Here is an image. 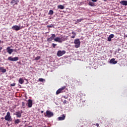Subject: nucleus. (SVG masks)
Returning <instances> with one entry per match:
<instances>
[{"label":"nucleus","mask_w":127,"mask_h":127,"mask_svg":"<svg viewBox=\"0 0 127 127\" xmlns=\"http://www.w3.org/2000/svg\"><path fill=\"white\" fill-rule=\"evenodd\" d=\"M5 120L11 122L12 121V118H11V116H10V113L9 112H7L6 116L4 118Z\"/></svg>","instance_id":"obj_1"},{"label":"nucleus","mask_w":127,"mask_h":127,"mask_svg":"<svg viewBox=\"0 0 127 127\" xmlns=\"http://www.w3.org/2000/svg\"><path fill=\"white\" fill-rule=\"evenodd\" d=\"M65 40H66V38H64V37H56L54 39L55 42H58L59 43H62V42Z\"/></svg>","instance_id":"obj_2"},{"label":"nucleus","mask_w":127,"mask_h":127,"mask_svg":"<svg viewBox=\"0 0 127 127\" xmlns=\"http://www.w3.org/2000/svg\"><path fill=\"white\" fill-rule=\"evenodd\" d=\"M74 43L75 44V48H79L80 45V41L79 39H75L74 41Z\"/></svg>","instance_id":"obj_3"},{"label":"nucleus","mask_w":127,"mask_h":127,"mask_svg":"<svg viewBox=\"0 0 127 127\" xmlns=\"http://www.w3.org/2000/svg\"><path fill=\"white\" fill-rule=\"evenodd\" d=\"M19 58L18 57H15V58H12V57H8V60L9 61H18Z\"/></svg>","instance_id":"obj_4"},{"label":"nucleus","mask_w":127,"mask_h":127,"mask_svg":"<svg viewBox=\"0 0 127 127\" xmlns=\"http://www.w3.org/2000/svg\"><path fill=\"white\" fill-rule=\"evenodd\" d=\"M65 88H66V86H64L61 87V88H59V89L57 90L56 94H60V93H61V92H62V91L65 89Z\"/></svg>","instance_id":"obj_5"},{"label":"nucleus","mask_w":127,"mask_h":127,"mask_svg":"<svg viewBox=\"0 0 127 127\" xmlns=\"http://www.w3.org/2000/svg\"><path fill=\"white\" fill-rule=\"evenodd\" d=\"M66 53L65 51H58V53H57V55L58 57H61Z\"/></svg>","instance_id":"obj_6"},{"label":"nucleus","mask_w":127,"mask_h":127,"mask_svg":"<svg viewBox=\"0 0 127 127\" xmlns=\"http://www.w3.org/2000/svg\"><path fill=\"white\" fill-rule=\"evenodd\" d=\"M22 27H20V26H17V25H15L14 26H13L12 27V29L13 30H15V31H18L21 29Z\"/></svg>","instance_id":"obj_7"},{"label":"nucleus","mask_w":127,"mask_h":127,"mask_svg":"<svg viewBox=\"0 0 127 127\" xmlns=\"http://www.w3.org/2000/svg\"><path fill=\"white\" fill-rule=\"evenodd\" d=\"M46 115L48 118H51L54 115L53 112H50V111L47 110L46 112Z\"/></svg>","instance_id":"obj_8"},{"label":"nucleus","mask_w":127,"mask_h":127,"mask_svg":"<svg viewBox=\"0 0 127 127\" xmlns=\"http://www.w3.org/2000/svg\"><path fill=\"white\" fill-rule=\"evenodd\" d=\"M33 102L32 100L31 99H29L28 101V108H32V105H33Z\"/></svg>","instance_id":"obj_9"},{"label":"nucleus","mask_w":127,"mask_h":127,"mask_svg":"<svg viewBox=\"0 0 127 127\" xmlns=\"http://www.w3.org/2000/svg\"><path fill=\"white\" fill-rule=\"evenodd\" d=\"M22 111L20 112H16V115L17 118H21Z\"/></svg>","instance_id":"obj_10"},{"label":"nucleus","mask_w":127,"mask_h":127,"mask_svg":"<svg viewBox=\"0 0 127 127\" xmlns=\"http://www.w3.org/2000/svg\"><path fill=\"white\" fill-rule=\"evenodd\" d=\"M7 53H8L9 54H11L13 52V49H11L9 47H8L6 48Z\"/></svg>","instance_id":"obj_11"},{"label":"nucleus","mask_w":127,"mask_h":127,"mask_svg":"<svg viewBox=\"0 0 127 127\" xmlns=\"http://www.w3.org/2000/svg\"><path fill=\"white\" fill-rule=\"evenodd\" d=\"M120 3L123 5V6H127V1H125V0L120 1Z\"/></svg>","instance_id":"obj_12"},{"label":"nucleus","mask_w":127,"mask_h":127,"mask_svg":"<svg viewBox=\"0 0 127 127\" xmlns=\"http://www.w3.org/2000/svg\"><path fill=\"white\" fill-rule=\"evenodd\" d=\"M110 64H117L118 62L117 61H116L115 58H112L110 62Z\"/></svg>","instance_id":"obj_13"},{"label":"nucleus","mask_w":127,"mask_h":127,"mask_svg":"<svg viewBox=\"0 0 127 127\" xmlns=\"http://www.w3.org/2000/svg\"><path fill=\"white\" fill-rule=\"evenodd\" d=\"M66 116L64 115V114H63L61 117H59V121H63L64 120Z\"/></svg>","instance_id":"obj_14"},{"label":"nucleus","mask_w":127,"mask_h":127,"mask_svg":"<svg viewBox=\"0 0 127 127\" xmlns=\"http://www.w3.org/2000/svg\"><path fill=\"white\" fill-rule=\"evenodd\" d=\"M0 71H1V72H3V73H4V72H6V70L3 66H0Z\"/></svg>","instance_id":"obj_15"},{"label":"nucleus","mask_w":127,"mask_h":127,"mask_svg":"<svg viewBox=\"0 0 127 127\" xmlns=\"http://www.w3.org/2000/svg\"><path fill=\"white\" fill-rule=\"evenodd\" d=\"M10 3L11 4H13V3H14L15 5H17V4H18V1H16V0H12L10 1Z\"/></svg>","instance_id":"obj_16"},{"label":"nucleus","mask_w":127,"mask_h":127,"mask_svg":"<svg viewBox=\"0 0 127 127\" xmlns=\"http://www.w3.org/2000/svg\"><path fill=\"white\" fill-rule=\"evenodd\" d=\"M20 119H16V120L14 121V124H20Z\"/></svg>","instance_id":"obj_17"},{"label":"nucleus","mask_w":127,"mask_h":127,"mask_svg":"<svg viewBox=\"0 0 127 127\" xmlns=\"http://www.w3.org/2000/svg\"><path fill=\"white\" fill-rule=\"evenodd\" d=\"M24 82V81L23 80V79L21 77L19 80V83L20 84H22L23 83V82Z\"/></svg>","instance_id":"obj_18"},{"label":"nucleus","mask_w":127,"mask_h":127,"mask_svg":"<svg viewBox=\"0 0 127 127\" xmlns=\"http://www.w3.org/2000/svg\"><path fill=\"white\" fill-rule=\"evenodd\" d=\"M58 7L60 9H64V6H63V5H59V6H58Z\"/></svg>","instance_id":"obj_19"},{"label":"nucleus","mask_w":127,"mask_h":127,"mask_svg":"<svg viewBox=\"0 0 127 127\" xmlns=\"http://www.w3.org/2000/svg\"><path fill=\"white\" fill-rule=\"evenodd\" d=\"M89 5L90 6H94V3L92 1H89Z\"/></svg>","instance_id":"obj_20"},{"label":"nucleus","mask_w":127,"mask_h":127,"mask_svg":"<svg viewBox=\"0 0 127 127\" xmlns=\"http://www.w3.org/2000/svg\"><path fill=\"white\" fill-rule=\"evenodd\" d=\"M56 38V35L55 34H52L51 36V40H53V39H54V38Z\"/></svg>","instance_id":"obj_21"},{"label":"nucleus","mask_w":127,"mask_h":127,"mask_svg":"<svg viewBox=\"0 0 127 127\" xmlns=\"http://www.w3.org/2000/svg\"><path fill=\"white\" fill-rule=\"evenodd\" d=\"M54 13V11L53 10H50L49 11V14L50 15H53Z\"/></svg>","instance_id":"obj_22"},{"label":"nucleus","mask_w":127,"mask_h":127,"mask_svg":"<svg viewBox=\"0 0 127 127\" xmlns=\"http://www.w3.org/2000/svg\"><path fill=\"white\" fill-rule=\"evenodd\" d=\"M82 20H83V18L77 19V20L76 21V22H77V23L80 22L82 21Z\"/></svg>","instance_id":"obj_23"},{"label":"nucleus","mask_w":127,"mask_h":127,"mask_svg":"<svg viewBox=\"0 0 127 127\" xmlns=\"http://www.w3.org/2000/svg\"><path fill=\"white\" fill-rule=\"evenodd\" d=\"M22 108H25V102H22Z\"/></svg>","instance_id":"obj_24"},{"label":"nucleus","mask_w":127,"mask_h":127,"mask_svg":"<svg viewBox=\"0 0 127 127\" xmlns=\"http://www.w3.org/2000/svg\"><path fill=\"white\" fill-rule=\"evenodd\" d=\"M108 40L109 42H111V35H110V36L108 37Z\"/></svg>","instance_id":"obj_25"},{"label":"nucleus","mask_w":127,"mask_h":127,"mask_svg":"<svg viewBox=\"0 0 127 127\" xmlns=\"http://www.w3.org/2000/svg\"><path fill=\"white\" fill-rule=\"evenodd\" d=\"M15 85H16V83L15 82H14V83H13L12 84H10V86L11 87H14V86H15Z\"/></svg>","instance_id":"obj_26"},{"label":"nucleus","mask_w":127,"mask_h":127,"mask_svg":"<svg viewBox=\"0 0 127 127\" xmlns=\"http://www.w3.org/2000/svg\"><path fill=\"white\" fill-rule=\"evenodd\" d=\"M47 41L48 42H51L52 41V37H51L48 38Z\"/></svg>","instance_id":"obj_27"},{"label":"nucleus","mask_w":127,"mask_h":127,"mask_svg":"<svg viewBox=\"0 0 127 127\" xmlns=\"http://www.w3.org/2000/svg\"><path fill=\"white\" fill-rule=\"evenodd\" d=\"M57 44H56V43H53L52 46L54 48H56V46H57Z\"/></svg>","instance_id":"obj_28"},{"label":"nucleus","mask_w":127,"mask_h":127,"mask_svg":"<svg viewBox=\"0 0 127 127\" xmlns=\"http://www.w3.org/2000/svg\"><path fill=\"white\" fill-rule=\"evenodd\" d=\"M40 59V56L36 57V58H35V60H39Z\"/></svg>","instance_id":"obj_29"},{"label":"nucleus","mask_w":127,"mask_h":127,"mask_svg":"<svg viewBox=\"0 0 127 127\" xmlns=\"http://www.w3.org/2000/svg\"><path fill=\"white\" fill-rule=\"evenodd\" d=\"M110 37H111V40H112V38H114V34H110Z\"/></svg>","instance_id":"obj_30"},{"label":"nucleus","mask_w":127,"mask_h":127,"mask_svg":"<svg viewBox=\"0 0 127 127\" xmlns=\"http://www.w3.org/2000/svg\"><path fill=\"white\" fill-rule=\"evenodd\" d=\"M39 82H43L44 79L43 78H39Z\"/></svg>","instance_id":"obj_31"},{"label":"nucleus","mask_w":127,"mask_h":127,"mask_svg":"<svg viewBox=\"0 0 127 127\" xmlns=\"http://www.w3.org/2000/svg\"><path fill=\"white\" fill-rule=\"evenodd\" d=\"M63 103L64 104H66V103H67L66 100H64V101H63Z\"/></svg>","instance_id":"obj_32"},{"label":"nucleus","mask_w":127,"mask_h":127,"mask_svg":"<svg viewBox=\"0 0 127 127\" xmlns=\"http://www.w3.org/2000/svg\"><path fill=\"white\" fill-rule=\"evenodd\" d=\"M72 34H73V35H74L75 37L76 35V32H72Z\"/></svg>","instance_id":"obj_33"},{"label":"nucleus","mask_w":127,"mask_h":127,"mask_svg":"<svg viewBox=\"0 0 127 127\" xmlns=\"http://www.w3.org/2000/svg\"><path fill=\"white\" fill-rule=\"evenodd\" d=\"M96 125L97 127H100L99 123H96Z\"/></svg>","instance_id":"obj_34"},{"label":"nucleus","mask_w":127,"mask_h":127,"mask_svg":"<svg viewBox=\"0 0 127 127\" xmlns=\"http://www.w3.org/2000/svg\"><path fill=\"white\" fill-rule=\"evenodd\" d=\"M64 98H65V99H67V98H68V97H66V96H64Z\"/></svg>","instance_id":"obj_35"},{"label":"nucleus","mask_w":127,"mask_h":127,"mask_svg":"<svg viewBox=\"0 0 127 127\" xmlns=\"http://www.w3.org/2000/svg\"><path fill=\"white\" fill-rule=\"evenodd\" d=\"M71 38H75V36L74 35H73L71 37Z\"/></svg>","instance_id":"obj_36"},{"label":"nucleus","mask_w":127,"mask_h":127,"mask_svg":"<svg viewBox=\"0 0 127 127\" xmlns=\"http://www.w3.org/2000/svg\"><path fill=\"white\" fill-rule=\"evenodd\" d=\"M2 47H0V52H1V50H2Z\"/></svg>","instance_id":"obj_37"},{"label":"nucleus","mask_w":127,"mask_h":127,"mask_svg":"<svg viewBox=\"0 0 127 127\" xmlns=\"http://www.w3.org/2000/svg\"><path fill=\"white\" fill-rule=\"evenodd\" d=\"M98 0H92V1H97Z\"/></svg>","instance_id":"obj_38"},{"label":"nucleus","mask_w":127,"mask_h":127,"mask_svg":"<svg viewBox=\"0 0 127 127\" xmlns=\"http://www.w3.org/2000/svg\"><path fill=\"white\" fill-rule=\"evenodd\" d=\"M32 127V126H28V127Z\"/></svg>","instance_id":"obj_39"},{"label":"nucleus","mask_w":127,"mask_h":127,"mask_svg":"<svg viewBox=\"0 0 127 127\" xmlns=\"http://www.w3.org/2000/svg\"><path fill=\"white\" fill-rule=\"evenodd\" d=\"M44 113V111H42L41 113Z\"/></svg>","instance_id":"obj_40"},{"label":"nucleus","mask_w":127,"mask_h":127,"mask_svg":"<svg viewBox=\"0 0 127 127\" xmlns=\"http://www.w3.org/2000/svg\"><path fill=\"white\" fill-rule=\"evenodd\" d=\"M49 27H52V26L50 25V26H48Z\"/></svg>","instance_id":"obj_41"},{"label":"nucleus","mask_w":127,"mask_h":127,"mask_svg":"<svg viewBox=\"0 0 127 127\" xmlns=\"http://www.w3.org/2000/svg\"><path fill=\"white\" fill-rule=\"evenodd\" d=\"M1 41H0V44L1 43Z\"/></svg>","instance_id":"obj_42"},{"label":"nucleus","mask_w":127,"mask_h":127,"mask_svg":"<svg viewBox=\"0 0 127 127\" xmlns=\"http://www.w3.org/2000/svg\"><path fill=\"white\" fill-rule=\"evenodd\" d=\"M126 38H127V34L126 35Z\"/></svg>","instance_id":"obj_43"},{"label":"nucleus","mask_w":127,"mask_h":127,"mask_svg":"<svg viewBox=\"0 0 127 127\" xmlns=\"http://www.w3.org/2000/svg\"><path fill=\"white\" fill-rule=\"evenodd\" d=\"M104 1H107V0H104Z\"/></svg>","instance_id":"obj_44"},{"label":"nucleus","mask_w":127,"mask_h":127,"mask_svg":"<svg viewBox=\"0 0 127 127\" xmlns=\"http://www.w3.org/2000/svg\"><path fill=\"white\" fill-rule=\"evenodd\" d=\"M16 51H14V52H16Z\"/></svg>","instance_id":"obj_45"}]
</instances>
